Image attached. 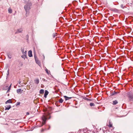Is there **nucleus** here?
<instances>
[{
    "label": "nucleus",
    "instance_id": "nucleus-1",
    "mask_svg": "<svg viewBox=\"0 0 133 133\" xmlns=\"http://www.w3.org/2000/svg\"><path fill=\"white\" fill-rule=\"evenodd\" d=\"M31 5V2H28L24 6V8L26 12V13L30 9V6Z\"/></svg>",
    "mask_w": 133,
    "mask_h": 133
},
{
    "label": "nucleus",
    "instance_id": "nucleus-2",
    "mask_svg": "<svg viewBox=\"0 0 133 133\" xmlns=\"http://www.w3.org/2000/svg\"><path fill=\"white\" fill-rule=\"evenodd\" d=\"M42 119L43 121V122L42 123V126L45 123V121L47 119L46 115H43L42 117Z\"/></svg>",
    "mask_w": 133,
    "mask_h": 133
},
{
    "label": "nucleus",
    "instance_id": "nucleus-3",
    "mask_svg": "<svg viewBox=\"0 0 133 133\" xmlns=\"http://www.w3.org/2000/svg\"><path fill=\"white\" fill-rule=\"evenodd\" d=\"M128 97L129 101L133 100V94H132L129 92L128 94Z\"/></svg>",
    "mask_w": 133,
    "mask_h": 133
},
{
    "label": "nucleus",
    "instance_id": "nucleus-4",
    "mask_svg": "<svg viewBox=\"0 0 133 133\" xmlns=\"http://www.w3.org/2000/svg\"><path fill=\"white\" fill-rule=\"evenodd\" d=\"M35 58L36 63L38 65H39L40 64V61L35 56Z\"/></svg>",
    "mask_w": 133,
    "mask_h": 133
},
{
    "label": "nucleus",
    "instance_id": "nucleus-5",
    "mask_svg": "<svg viewBox=\"0 0 133 133\" xmlns=\"http://www.w3.org/2000/svg\"><path fill=\"white\" fill-rule=\"evenodd\" d=\"M23 90L20 89H18L16 91L18 94H21L23 92Z\"/></svg>",
    "mask_w": 133,
    "mask_h": 133
},
{
    "label": "nucleus",
    "instance_id": "nucleus-6",
    "mask_svg": "<svg viewBox=\"0 0 133 133\" xmlns=\"http://www.w3.org/2000/svg\"><path fill=\"white\" fill-rule=\"evenodd\" d=\"M49 93L48 92L47 90H45V94H44V97L45 98H46L47 97V96L48 95Z\"/></svg>",
    "mask_w": 133,
    "mask_h": 133
},
{
    "label": "nucleus",
    "instance_id": "nucleus-7",
    "mask_svg": "<svg viewBox=\"0 0 133 133\" xmlns=\"http://www.w3.org/2000/svg\"><path fill=\"white\" fill-rule=\"evenodd\" d=\"M109 125H107L109 127H112V123L111 122L110 120H109Z\"/></svg>",
    "mask_w": 133,
    "mask_h": 133
},
{
    "label": "nucleus",
    "instance_id": "nucleus-8",
    "mask_svg": "<svg viewBox=\"0 0 133 133\" xmlns=\"http://www.w3.org/2000/svg\"><path fill=\"white\" fill-rule=\"evenodd\" d=\"M85 130L84 129H80L79 131V133H85Z\"/></svg>",
    "mask_w": 133,
    "mask_h": 133
},
{
    "label": "nucleus",
    "instance_id": "nucleus-9",
    "mask_svg": "<svg viewBox=\"0 0 133 133\" xmlns=\"http://www.w3.org/2000/svg\"><path fill=\"white\" fill-rule=\"evenodd\" d=\"M28 56L29 57H31L32 56V52L31 51H29L28 52Z\"/></svg>",
    "mask_w": 133,
    "mask_h": 133
},
{
    "label": "nucleus",
    "instance_id": "nucleus-10",
    "mask_svg": "<svg viewBox=\"0 0 133 133\" xmlns=\"http://www.w3.org/2000/svg\"><path fill=\"white\" fill-rule=\"evenodd\" d=\"M23 31V30L22 29H18L17 31H16V33H18L20 32H21Z\"/></svg>",
    "mask_w": 133,
    "mask_h": 133
},
{
    "label": "nucleus",
    "instance_id": "nucleus-11",
    "mask_svg": "<svg viewBox=\"0 0 133 133\" xmlns=\"http://www.w3.org/2000/svg\"><path fill=\"white\" fill-rule=\"evenodd\" d=\"M11 108V106L10 105L7 106L5 107V110H9Z\"/></svg>",
    "mask_w": 133,
    "mask_h": 133
},
{
    "label": "nucleus",
    "instance_id": "nucleus-12",
    "mask_svg": "<svg viewBox=\"0 0 133 133\" xmlns=\"http://www.w3.org/2000/svg\"><path fill=\"white\" fill-rule=\"evenodd\" d=\"M118 103V101L117 100H115L113 101L112 104L114 105H116Z\"/></svg>",
    "mask_w": 133,
    "mask_h": 133
},
{
    "label": "nucleus",
    "instance_id": "nucleus-13",
    "mask_svg": "<svg viewBox=\"0 0 133 133\" xmlns=\"http://www.w3.org/2000/svg\"><path fill=\"white\" fill-rule=\"evenodd\" d=\"M34 82L36 84H38L39 83V80L38 79H36L34 80Z\"/></svg>",
    "mask_w": 133,
    "mask_h": 133
},
{
    "label": "nucleus",
    "instance_id": "nucleus-14",
    "mask_svg": "<svg viewBox=\"0 0 133 133\" xmlns=\"http://www.w3.org/2000/svg\"><path fill=\"white\" fill-rule=\"evenodd\" d=\"M64 98L65 100L66 101L67 100H69L70 99H71V97H68L66 96H64Z\"/></svg>",
    "mask_w": 133,
    "mask_h": 133
},
{
    "label": "nucleus",
    "instance_id": "nucleus-15",
    "mask_svg": "<svg viewBox=\"0 0 133 133\" xmlns=\"http://www.w3.org/2000/svg\"><path fill=\"white\" fill-rule=\"evenodd\" d=\"M12 101L11 99H9L5 102V104H7L8 103H11Z\"/></svg>",
    "mask_w": 133,
    "mask_h": 133
},
{
    "label": "nucleus",
    "instance_id": "nucleus-16",
    "mask_svg": "<svg viewBox=\"0 0 133 133\" xmlns=\"http://www.w3.org/2000/svg\"><path fill=\"white\" fill-rule=\"evenodd\" d=\"M118 93V92H115L114 91V92H112L111 94V95L112 96L114 95L115 94H116Z\"/></svg>",
    "mask_w": 133,
    "mask_h": 133
},
{
    "label": "nucleus",
    "instance_id": "nucleus-17",
    "mask_svg": "<svg viewBox=\"0 0 133 133\" xmlns=\"http://www.w3.org/2000/svg\"><path fill=\"white\" fill-rule=\"evenodd\" d=\"M8 58L10 59H11L12 57V55H11V54L10 53L8 54Z\"/></svg>",
    "mask_w": 133,
    "mask_h": 133
},
{
    "label": "nucleus",
    "instance_id": "nucleus-18",
    "mask_svg": "<svg viewBox=\"0 0 133 133\" xmlns=\"http://www.w3.org/2000/svg\"><path fill=\"white\" fill-rule=\"evenodd\" d=\"M44 92V90L43 89H41L39 91V93L40 94H43Z\"/></svg>",
    "mask_w": 133,
    "mask_h": 133
},
{
    "label": "nucleus",
    "instance_id": "nucleus-19",
    "mask_svg": "<svg viewBox=\"0 0 133 133\" xmlns=\"http://www.w3.org/2000/svg\"><path fill=\"white\" fill-rule=\"evenodd\" d=\"M8 11L10 13H11L12 12V9L10 8H9L8 9Z\"/></svg>",
    "mask_w": 133,
    "mask_h": 133
},
{
    "label": "nucleus",
    "instance_id": "nucleus-20",
    "mask_svg": "<svg viewBox=\"0 0 133 133\" xmlns=\"http://www.w3.org/2000/svg\"><path fill=\"white\" fill-rule=\"evenodd\" d=\"M11 84H10L9 87L8 88V90L7 91V92H8L10 91V90L11 88Z\"/></svg>",
    "mask_w": 133,
    "mask_h": 133
},
{
    "label": "nucleus",
    "instance_id": "nucleus-21",
    "mask_svg": "<svg viewBox=\"0 0 133 133\" xmlns=\"http://www.w3.org/2000/svg\"><path fill=\"white\" fill-rule=\"evenodd\" d=\"M90 105L91 107H92L94 106L95 105L94 103H91L90 104Z\"/></svg>",
    "mask_w": 133,
    "mask_h": 133
},
{
    "label": "nucleus",
    "instance_id": "nucleus-22",
    "mask_svg": "<svg viewBox=\"0 0 133 133\" xmlns=\"http://www.w3.org/2000/svg\"><path fill=\"white\" fill-rule=\"evenodd\" d=\"M21 57L23 58H24V59H25V58L26 57V55H22Z\"/></svg>",
    "mask_w": 133,
    "mask_h": 133
},
{
    "label": "nucleus",
    "instance_id": "nucleus-23",
    "mask_svg": "<svg viewBox=\"0 0 133 133\" xmlns=\"http://www.w3.org/2000/svg\"><path fill=\"white\" fill-rule=\"evenodd\" d=\"M45 71L46 73L47 74H49L50 71H48V69H45Z\"/></svg>",
    "mask_w": 133,
    "mask_h": 133
},
{
    "label": "nucleus",
    "instance_id": "nucleus-24",
    "mask_svg": "<svg viewBox=\"0 0 133 133\" xmlns=\"http://www.w3.org/2000/svg\"><path fill=\"white\" fill-rule=\"evenodd\" d=\"M59 102L60 103H62L63 102V100L62 99H59Z\"/></svg>",
    "mask_w": 133,
    "mask_h": 133
},
{
    "label": "nucleus",
    "instance_id": "nucleus-25",
    "mask_svg": "<svg viewBox=\"0 0 133 133\" xmlns=\"http://www.w3.org/2000/svg\"><path fill=\"white\" fill-rule=\"evenodd\" d=\"M24 48H22L21 49V51L22 52L23 54L24 52Z\"/></svg>",
    "mask_w": 133,
    "mask_h": 133
},
{
    "label": "nucleus",
    "instance_id": "nucleus-26",
    "mask_svg": "<svg viewBox=\"0 0 133 133\" xmlns=\"http://www.w3.org/2000/svg\"><path fill=\"white\" fill-rule=\"evenodd\" d=\"M56 33H54L52 35V36L54 38L55 36H56Z\"/></svg>",
    "mask_w": 133,
    "mask_h": 133
},
{
    "label": "nucleus",
    "instance_id": "nucleus-27",
    "mask_svg": "<svg viewBox=\"0 0 133 133\" xmlns=\"http://www.w3.org/2000/svg\"><path fill=\"white\" fill-rule=\"evenodd\" d=\"M20 102H18L16 104V106H17L18 105H20Z\"/></svg>",
    "mask_w": 133,
    "mask_h": 133
},
{
    "label": "nucleus",
    "instance_id": "nucleus-28",
    "mask_svg": "<svg viewBox=\"0 0 133 133\" xmlns=\"http://www.w3.org/2000/svg\"><path fill=\"white\" fill-rule=\"evenodd\" d=\"M23 55H26V51H25L24 52V53L23 54Z\"/></svg>",
    "mask_w": 133,
    "mask_h": 133
},
{
    "label": "nucleus",
    "instance_id": "nucleus-29",
    "mask_svg": "<svg viewBox=\"0 0 133 133\" xmlns=\"http://www.w3.org/2000/svg\"><path fill=\"white\" fill-rule=\"evenodd\" d=\"M121 7L123 8H124V6L123 4H121Z\"/></svg>",
    "mask_w": 133,
    "mask_h": 133
},
{
    "label": "nucleus",
    "instance_id": "nucleus-30",
    "mask_svg": "<svg viewBox=\"0 0 133 133\" xmlns=\"http://www.w3.org/2000/svg\"><path fill=\"white\" fill-rule=\"evenodd\" d=\"M87 99L89 101H92V99H90L89 98H87Z\"/></svg>",
    "mask_w": 133,
    "mask_h": 133
},
{
    "label": "nucleus",
    "instance_id": "nucleus-31",
    "mask_svg": "<svg viewBox=\"0 0 133 133\" xmlns=\"http://www.w3.org/2000/svg\"><path fill=\"white\" fill-rule=\"evenodd\" d=\"M9 70H8L7 72V76H8L9 75Z\"/></svg>",
    "mask_w": 133,
    "mask_h": 133
},
{
    "label": "nucleus",
    "instance_id": "nucleus-32",
    "mask_svg": "<svg viewBox=\"0 0 133 133\" xmlns=\"http://www.w3.org/2000/svg\"><path fill=\"white\" fill-rule=\"evenodd\" d=\"M26 115H29V112H27L26 113Z\"/></svg>",
    "mask_w": 133,
    "mask_h": 133
},
{
    "label": "nucleus",
    "instance_id": "nucleus-33",
    "mask_svg": "<svg viewBox=\"0 0 133 133\" xmlns=\"http://www.w3.org/2000/svg\"><path fill=\"white\" fill-rule=\"evenodd\" d=\"M50 118H49V119H50Z\"/></svg>",
    "mask_w": 133,
    "mask_h": 133
}]
</instances>
